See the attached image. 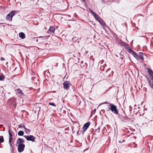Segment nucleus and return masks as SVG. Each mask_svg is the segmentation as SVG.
Instances as JSON below:
<instances>
[{"mask_svg":"<svg viewBox=\"0 0 153 153\" xmlns=\"http://www.w3.org/2000/svg\"><path fill=\"white\" fill-rule=\"evenodd\" d=\"M139 54V55H140V56H142V55L143 54V53L140 52Z\"/></svg>","mask_w":153,"mask_h":153,"instance_id":"nucleus-26","label":"nucleus"},{"mask_svg":"<svg viewBox=\"0 0 153 153\" xmlns=\"http://www.w3.org/2000/svg\"><path fill=\"white\" fill-rule=\"evenodd\" d=\"M8 132L10 136L9 143L10 146H12V145L11 144V142H12V135L10 131V130H9Z\"/></svg>","mask_w":153,"mask_h":153,"instance_id":"nucleus-9","label":"nucleus"},{"mask_svg":"<svg viewBox=\"0 0 153 153\" xmlns=\"http://www.w3.org/2000/svg\"><path fill=\"white\" fill-rule=\"evenodd\" d=\"M118 117L119 118L120 120H121L123 121H125L126 120V119L125 117L119 114L118 115Z\"/></svg>","mask_w":153,"mask_h":153,"instance_id":"nucleus-11","label":"nucleus"},{"mask_svg":"<svg viewBox=\"0 0 153 153\" xmlns=\"http://www.w3.org/2000/svg\"><path fill=\"white\" fill-rule=\"evenodd\" d=\"M108 104V105H109V103H108V102L106 101V102H103V103H101V104H100V105H99V106H98V107H99V106L100 105H102V104Z\"/></svg>","mask_w":153,"mask_h":153,"instance_id":"nucleus-20","label":"nucleus"},{"mask_svg":"<svg viewBox=\"0 0 153 153\" xmlns=\"http://www.w3.org/2000/svg\"><path fill=\"white\" fill-rule=\"evenodd\" d=\"M15 14V11L13 10L10 12L6 16V19L11 21L12 18Z\"/></svg>","mask_w":153,"mask_h":153,"instance_id":"nucleus-2","label":"nucleus"},{"mask_svg":"<svg viewBox=\"0 0 153 153\" xmlns=\"http://www.w3.org/2000/svg\"><path fill=\"white\" fill-rule=\"evenodd\" d=\"M42 37V36H40V37H39L38 38H40Z\"/></svg>","mask_w":153,"mask_h":153,"instance_id":"nucleus-34","label":"nucleus"},{"mask_svg":"<svg viewBox=\"0 0 153 153\" xmlns=\"http://www.w3.org/2000/svg\"><path fill=\"white\" fill-rule=\"evenodd\" d=\"M24 137L27 140L31 141L32 142H34L35 137L33 135L24 136Z\"/></svg>","mask_w":153,"mask_h":153,"instance_id":"nucleus-4","label":"nucleus"},{"mask_svg":"<svg viewBox=\"0 0 153 153\" xmlns=\"http://www.w3.org/2000/svg\"><path fill=\"white\" fill-rule=\"evenodd\" d=\"M24 133L23 131H20L18 133V135L19 136H22L23 135Z\"/></svg>","mask_w":153,"mask_h":153,"instance_id":"nucleus-17","label":"nucleus"},{"mask_svg":"<svg viewBox=\"0 0 153 153\" xmlns=\"http://www.w3.org/2000/svg\"><path fill=\"white\" fill-rule=\"evenodd\" d=\"M90 125V123L89 122L87 123L84 125V126L82 127V129L83 130V134L84 133L85 131L88 128Z\"/></svg>","mask_w":153,"mask_h":153,"instance_id":"nucleus-7","label":"nucleus"},{"mask_svg":"<svg viewBox=\"0 0 153 153\" xmlns=\"http://www.w3.org/2000/svg\"><path fill=\"white\" fill-rule=\"evenodd\" d=\"M93 15L95 18L96 20L98 21L99 20L101 19L95 13H94Z\"/></svg>","mask_w":153,"mask_h":153,"instance_id":"nucleus-12","label":"nucleus"},{"mask_svg":"<svg viewBox=\"0 0 153 153\" xmlns=\"http://www.w3.org/2000/svg\"><path fill=\"white\" fill-rule=\"evenodd\" d=\"M40 107H39L38 108V111H40Z\"/></svg>","mask_w":153,"mask_h":153,"instance_id":"nucleus-30","label":"nucleus"},{"mask_svg":"<svg viewBox=\"0 0 153 153\" xmlns=\"http://www.w3.org/2000/svg\"><path fill=\"white\" fill-rule=\"evenodd\" d=\"M148 72L152 76V78H153V72L150 69H148Z\"/></svg>","mask_w":153,"mask_h":153,"instance_id":"nucleus-14","label":"nucleus"},{"mask_svg":"<svg viewBox=\"0 0 153 153\" xmlns=\"http://www.w3.org/2000/svg\"><path fill=\"white\" fill-rule=\"evenodd\" d=\"M96 110V109H95L94 110V111H95Z\"/></svg>","mask_w":153,"mask_h":153,"instance_id":"nucleus-32","label":"nucleus"},{"mask_svg":"<svg viewBox=\"0 0 153 153\" xmlns=\"http://www.w3.org/2000/svg\"><path fill=\"white\" fill-rule=\"evenodd\" d=\"M128 51L130 52H131L132 53H133V52H134L132 50L130 49L128 50Z\"/></svg>","mask_w":153,"mask_h":153,"instance_id":"nucleus-24","label":"nucleus"},{"mask_svg":"<svg viewBox=\"0 0 153 153\" xmlns=\"http://www.w3.org/2000/svg\"><path fill=\"white\" fill-rule=\"evenodd\" d=\"M76 39V37H74L73 38V40H74Z\"/></svg>","mask_w":153,"mask_h":153,"instance_id":"nucleus-29","label":"nucleus"},{"mask_svg":"<svg viewBox=\"0 0 153 153\" xmlns=\"http://www.w3.org/2000/svg\"><path fill=\"white\" fill-rule=\"evenodd\" d=\"M70 82L68 81L65 82L63 83L64 88L66 90H68L69 88Z\"/></svg>","mask_w":153,"mask_h":153,"instance_id":"nucleus-5","label":"nucleus"},{"mask_svg":"<svg viewBox=\"0 0 153 153\" xmlns=\"http://www.w3.org/2000/svg\"><path fill=\"white\" fill-rule=\"evenodd\" d=\"M83 1H84L85 0H82Z\"/></svg>","mask_w":153,"mask_h":153,"instance_id":"nucleus-36","label":"nucleus"},{"mask_svg":"<svg viewBox=\"0 0 153 153\" xmlns=\"http://www.w3.org/2000/svg\"><path fill=\"white\" fill-rule=\"evenodd\" d=\"M109 105L108 106L110 107L108 109L110 110L112 112L116 115H118V111L117 109V106L112 104H109Z\"/></svg>","mask_w":153,"mask_h":153,"instance_id":"nucleus-1","label":"nucleus"},{"mask_svg":"<svg viewBox=\"0 0 153 153\" xmlns=\"http://www.w3.org/2000/svg\"><path fill=\"white\" fill-rule=\"evenodd\" d=\"M4 141V138L3 136H0V142L3 143Z\"/></svg>","mask_w":153,"mask_h":153,"instance_id":"nucleus-19","label":"nucleus"},{"mask_svg":"<svg viewBox=\"0 0 153 153\" xmlns=\"http://www.w3.org/2000/svg\"><path fill=\"white\" fill-rule=\"evenodd\" d=\"M19 37L22 39H24L25 38V35L23 32H20L19 34Z\"/></svg>","mask_w":153,"mask_h":153,"instance_id":"nucleus-10","label":"nucleus"},{"mask_svg":"<svg viewBox=\"0 0 153 153\" xmlns=\"http://www.w3.org/2000/svg\"><path fill=\"white\" fill-rule=\"evenodd\" d=\"M19 128H25V126L23 124H21L19 126Z\"/></svg>","mask_w":153,"mask_h":153,"instance_id":"nucleus-22","label":"nucleus"},{"mask_svg":"<svg viewBox=\"0 0 153 153\" xmlns=\"http://www.w3.org/2000/svg\"><path fill=\"white\" fill-rule=\"evenodd\" d=\"M140 58L143 60V56H140Z\"/></svg>","mask_w":153,"mask_h":153,"instance_id":"nucleus-28","label":"nucleus"},{"mask_svg":"<svg viewBox=\"0 0 153 153\" xmlns=\"http://www.w3.org/2000/svg\"><path fill=\"white\" fill-rule=\"evenodd\" d=\"M89 10H90V13H91L92 14V15H93V14H94V13H95L93 11H92L91 10L89 9Z\"/></svg>","mask_w":153,"mask_h":153,"instance_id":"nucleus-25","label":"nucleus"},{"mask_svg":"<svg viewBox=\"0 0 153 153\" xmlns=\"http://www.w3.org/2000/svg\"><path fill=\"white\" fill-rule=\"evenodd\" d=\"M98 21L102 26L104 27L105 25L104 23L102 22L101 19L99 20Z\"/></svg>","mask_w":153,"mask_h":153,"instance_id":"nucleus-16","label":"nucleus"},{"mask_svg":"<svg viewBox=\"0 0 153 153\" xmlns=\"http://www.w3.org/2000/svg\"><path fill=\"white\" fill-rule=\"evenodd\" d=\"M16 92L17 94L19 97H23L25 95L23 92L22 90L18 88L16 90Z\"/></svg>","mask_w":153,"mask_h":153,"instance_id":"nucleus-3","label":"nucleus"},{"mask_svg":"<svg viewBox=\"0 0 153 153\" xmlns=\"http://www.w3.org/2000/svg\"><path fill=\"white\" fill-rule=\"evenodd\" d=\"M5 60L4 59L3 57H1V60L2 61H4Z\"/></svg>","mask_w":153,"mask_h":153,"instance_id":"nucleus-27","label":"nucleus"},{"mask_svg":"<svg viewBox=\"0 0 153 153\" xmlns=\"http://www.w3.org/2000/svg\"><path fill=\"white\" fill-rule=\"evenodd\" d=\"M132 54L137 59H139V57L135 53L133 52Z\"/></svg>","mask_w":153,"mask_h":153,"instance_id":"nucleus-15","label":"nucleus"},{"mask_svg":"<svg viewBox=\"0 0 153 153\" xmlns=\"http://www.w3.org/2000/svg\"><path fill=\"white\" fill-rule=\"evenodd\" d=\"M4 78V76L3 75H0V80H3Z\"/></svg>","mask_w":153,"mask_h":153,"instance_id":"nucleus-21","label":"nucleus"},{"mask_svg":"<svg viewBox=\"0 0 153 153\" xmlns=\"http://www.w3.org/2000/svg\"><path fill=\"white\" fill-rule=\"evenodd\" d=\"M25 145L23 144L22 145H18V151L19 152H23L24 149Z\"/></svg>","mask_w":153,"mask_h":153,"instance_id":"nucleus-6","label":"nucleus"},{"mask_svg":"<svg viewBox=\"0 0 153 153\" xmlns=\"http://www.w3.org/2000/svg\"><path fill=\"white\" fill-rule=\"evenodd\" d=\"M79 132V131H77V134H78Z\"/></svg>","mask_w":153,"mask_h":153,"instance_id":"nucleus-33","label":"nucleus"},{"mask_svg":"<svg viewBox=\"0 0 153 153\" xmlns=\"http://www.w3.org/2000/svg\"><path fill=\"white\" fill-rule=\"evenodd\" d=\"M24 143L23 140L20 138H19L16 141V146L22 145L24 144L23 143Z\"/></svg>","mask_w":153,"mask_h":153,"instance_id":"nucleus-8","label":"nucleus"},{"mask_svg":"<svg viewBox=\"0 0 153 153\" xmlns=\"http://www.w3.org/2000/svg\"><path fill=\"white\" fill-rule=\"evenodd\" d=\"M49 105H52L54 106H56V105L53 102H49Z\"/></svg>","mask_w":153,"mask_h":153,"instance_id":"nucleus-23","label":"nucleus"},{"mask_svg":"<svg viewBox=\"0 0 153 153\" xmlns=\"http://www.w3.org/2000/svg\"><path fill=\"white\" fill-rule=\"evenodd\" d=\"M49 30L50 32H51L53 33H54L55 30V29L54 27L53 26H51L49 29Z\"/></svg>","mask_w":153,"mask_h":153,"instance_id":"nucleus-13","label":"nucleus"},{"mask_svg":"<svg viewBox=\"0 0 153 153\" xmlns=\"http://www.w3.org/2000/svg\"><path fill=\"white\" fill-rule=\"evenodd\" d=\"M36 41L37 42L38 41V39H37L36 40Z\"/></svg>","mask_w":153,"mask_h":153,"instance_id":"nucleus-35","label":"nucleus"},{"mask_svg":"<svg viewBox=\"0 0 153 153\" xmlns=\"http://www.w3.org/2000/svg\"><path fill=\"white\" fill-rule=\"evenodd\" d=\"M25 131L27 134H29L30 132V130L28 129H27L26 128H25Z\"/></svg>","mask_w":153,"mask_h":153,"instance_id":"nucleus-18","label":"nucleus"},{"mask_svg":"<svg viewBox=\"0 0 153 153\" xmlns=\"http://www.w3.org/2000/svg\"><path fill=\"white\" fill-rule=\"evenodd\" d=\"M151 122H152L153 123V120H151Z\"/></svg>","mask_w":153,"mask_h":153,"instance_id":"nucleus-31","label":"nucleus"}]
</instances>
